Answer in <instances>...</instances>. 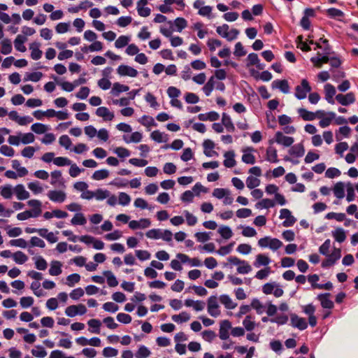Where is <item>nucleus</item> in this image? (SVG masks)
Segmentation results:
<instances>
[{
    "instance_id": "nucleus-30",
    "label": "nucleus",
    "mask_w": 358,
    "mask_h": 358,
    "mask_svg": "<svg viewBox=\"0 0 358 358\" xmlns=\"http://www.w3.org/2000/svg\"><path fill=\"white\" fill-rule=\"evenodd\" d=\"M220 301L227 309L229 310L234 309L237 306V303L234 302L227 294H222L220 296Z\"/></svg>"
},
{
    "instance_id": "nucleus-42",
    "label": "nucleus",
    "mask_w": 358,
    "mask_h": 358,
    "mask_svg": "<svg viewBox=\"0 0 358 358\" xmlns=\"http://www.w3.org/2000/svg\"><path fill=\"white\" fill-rule=\"evenodd\" d=\"M12 257L17 264H23L28 260V257L22 251H17L13 254Z\"/></svg>"
},
{
    "instance_id": "nucleus-26",
    "label": "nucleus",
    "mask_w": 358,
    "mask_h": 358,
    "mask_svg": "<svg viewBox=\"0 0 358 358\" xmlns=\"http://www.w3.org/2000/svg\"><path fill=\"white\" fill-rule=\"evenodd\" d=\"M27 38L26 36L23 35H17L14 41L15 48L21 52H24L26 51V47L24 43L27 41Z\"/></svg>"
},
{
    "instance_id": "nucleus-57",
    "label": "nucleus",
    "mask_w": 358,
    "mask_h": 358,
    "mask_svg": "<svg viewBox=\"0 0 358 358\" xmlns=\"http://www.w3.org/2000/svg\"><path fill=\"white\" fill-rule=\"evenodd\" d=\"M138 122L145 127H151L156 126V123L152 117L148 115H143L141 118L138 119Z\"/></svg>"
},
{
    "instance_id": "nucleus-22",
    "label": "nucleus",
    "mask_w": 358,
    "mask_h": 358,
    "mask_svg": "<svg viewBox=\"0 0 358 358\" xmlns=\"http://www.w3.org/2000/svg\"><path fill=\"white\" fill-rule=\"evenodd\" d=\"M289 154L297 158L301 157L305 154V148L302 143H297L292 146L289 150Z\"/></svg>"
},
{
    "instance_id": "nucleus-62",
    "label": "nucleus",
    "mask_w": 358,
    "mask_h": 358,
    "mask_svg": "<svg viewBox=\"0 0 358 358\" xmlns=\"http://www.w3.org/2000/svg\"><path fill=\"white\" fill-rule=\"evenodd\" d=\"M31 354L36 357L44 358L47 352L42 345H36L35 349L31 350Z\"/></svg>"
},
{
    "instance_id": "nucleus-2",
    "label": "nucleus",
    "mask_w": 358,
    "mask_h": 358,
    "mask_svg": "<svg viewBox=\"0 0 358 358\" xmlns=\"http://www.w3.org/2000/svg\"><path fill=\"white\" fill-rule=\"evenodd\" d=\"M311 87L306 79H303L299 85L295 88V97L299 100H302L306 98L307 94L311 91Z\"/></svg>"
},
{
    "instance_id": "nucleus-55",
    "label": "nucleus",
    "mask_w": 358,
    "mask_h": 358,
    "mask_svg": "<svg viewBox=\"0 0 358 358\" xmlns=\"http://www.w3.org/2000/svg\"><path fill=\"white\" fill-rule=\"evenodd\" d=\"M213 196L222 199L225 197L227 194H230V191L226 188H215L213 191Z\"/></svg>"
},
{
    "instance_id": "nucleus-33",
    "label": "nucleus",
    "mask_w": 358,
    "mask_h": 358,
    "mask_svg": "<svg viewBox=\"0 0 358 358\" xmlns=\"http://www.w3.org/2000/svg\"><path fill=\"white\" fill-rule=\"evenodd\" d=\"M129 87L127 85L121 84L120 83H115L111 89L110 93L115 96H118L121 92L129 91Z\"/></svg>"
},
{
    "instance_id": "nucleus-36",
    "label": "nucleus",
    "mask_w": 358,
    "mask_h": 358,
    "mask_svg": "<svg viewBox=\"0 0 358 358\" xmlns=\"http://www.w3.org/2000/svg\"><path fill=\"white\" fill-rule=\"evenodd\" d=\"M150 138L157 143L166 142L168 141L167 134L159 130L153 131L150 134Z\"/></svg>"
},
{
    "instance_id": "nucleus-38",
    "label": "nucleus",
    "mask_w": 358,
    "mask_h": 358,
    "mask_svg": "<svg viewBox=\"0 0 358 358\" xmlns=\"http://www.w3.org/2000/svg\"><path fill=\"white\" fill-rule=\"evenodd\" d=\"M12 167L16 170L19 177H24L28 174V171L25 167L21 166L20 162L17 159L12 161Z\"/></svg>"
},
{
    "instance_id": "nucleus-6",
    "label": "nucleus",
    "mask_w": 358,
    "mask_h": 358,
    "mask_svg": "<svg viewBox=\"0 0 358 358\" xmlns=\"http://www.w3.org/2000/svg\"><path fill=\"white\" fill-rule=\"evenodd\" d=\"M273 141L285 147H289L294 142V139L293 137L285 136L281 131H277Z\"/></svg>"
},
{
    "instance_id": "nucleus-40",
    "label": "nucleus",
    "mask_w": 358,
    "mask_h": 358,
    "mask_svg": "<svg viewBox=\"0 0 358 358\" xmlns=\"http://www.w3.org/2000/svg\"><path fill=\"white\" fill-rule=\"evenodd\" d=\"M87 324L90 327L89 331L94 334L100 333V327L101 323L100 320L97 319H92L87 322Z\"/></svg>"
},
{
    "instance_id": "nucleus-12",
    "label": "nucleus",
    "mask_w": 358,
    "mask_h": 358,
    "mask_svg": "<svg viewBox=\"0 0 358 358\" xmlns=\"http://www.w3.org/2000/svg\"><path fill=\"white\" fill-rule=\"evenodd\" d=\"M27 205L32 208L29 210L34 215V217H38L42 213V203L38 199H31L27 201Z\"/></svg>"
},
{
    "instance_id": "nucleus-60",
    "label": "nucleus",
    "mask_w": 358,
    "mask_h": 358,
    "mask_svg": "<svg viewBox=\"0 0 358 358\" xmlns=\"http://www.w3.org/2000/svg\"><path fill=\"white\" fill-rule=\"evenodd\" d=\"M162 229H152L145 233V236L150 239L157 240L161 238Z\"/></svg>"
},
{
    "instance_id": "nucleus-44",
    "label": "nucleus",
    "mask_w": 358,
    "mask_h": 358,
    "mask_svg": "<svg viewBox=\"0 0 358 358\" xmlns=\"http://www.w3.org/2000/svg\"><path fill=\"white\" fill-rule=\"evenodd\" d=\"M27 187L34 194H41L43 191L40 182L37 180L29 182Z\"/></svg>"
},
{
    "instance_id": "nucleus-5",
    "label": "nucleus",
    "mask_w": 358,
    "mask_h": 358,
    "mask_svg": "<svg viewBox=\"0 0 358 358\" xmlns=\"http://www.w3.org/2000/svg\"><path fill=\"white\" fill-rule=\"evenodd\" d=\"M291 324L293 327L301 331L305 330L308 327V323L305 318L299 317L296 314L290 315Z\"/></svg>"
},
{
    "instance_id": "nucleus-32",
    "label": "nucleus",
    "mask_w": 358,
    "mask_h": 358,
    "mask_svg": "<svg viewBox=\"0 0 358 358\" xmlns=\"http://www.w3.org/2000/svg\"><path fill=\"white\" fill-rule=\"evenodd\" d=\"M13 187L8 184L0 187V194L5 199H10L13 194Z\"/></svg>"
},
{
    "instance_id": "nucleus-53",
    "label": "nucleus",
    "mask_w": 358,
    "mask_h": 358,
    "mask_svg": "<svg viewBox=\"0 0 358 358\" xmlns=\"http://www.w3.org/2000/svg\"><path fill=\"white\" fill-rule=\"evenodd\" d=\"M104 276L107 279V283L108 286L111 287H116L118 285V281L117 280L115 276L113 275V273L110 271H107L103 273Z\"/></svg>"
},
{
    "instance_id": "nucleus-4",
    "label": "nucleus",
    "mask_w": 358,
    "mask_h": 358,
    "mask_svg": "<svg viewBox=\"0 0 358 358\" xmlns=\"http://www.w3.org/2000/svg\"><path fill=\"white\" fill-rule=\"evenodd\" d=\"M208 313L214 317L220 315V306L215 296H210L208 299Z\"/></svg>"
},
{
    "instance_id": "nucleus-24",
    "label": "nucleus",
    "mask_w": 358,
    "mask_h": 358,
    "mask_svg": "<svg viewBox=\"0 0 358 358\" xmlns=\"http://www.w3.org/2000/svg\"><path fill=\"white\" fill-rule=\"evenodd\" d=\"M345 188H346V183L336 182L333 189L334 196L338 199H343L345 196Z\"/></svg>"
},
{
    "instance_id": "nucleus-19",
    "label": "nucleus",
    "mask_w": 358,
    "mask_h": 358,
    "mask_svg": "<svg viewBox=\"0 0 358 358\" xmlns=\"http://www.w3.org/2000/svg\"><path fill=\"white\" fill-rule=\"evenodd\" d=\"M96 115L103 117L106 121H111L115 116L113 112H110L108 108L104 106L99 107L96 110Z\"/></svg>"
},
{
    "instance_id": "nucleus-27",
    "label": "nucleus",
    "mask_w": 358,
    "mask_h": 358,
    "mask_svg": "<svg viewBox=\"0 0 358 358\" xmlns=\"http://www.w3.org/2000/svg\"><path fill=\"white\" fill-rule=\"evenodd\" d=\"M62 264L57 260L52 261L50 263V268L49 269V274L52 276H57L62 272Z\"/></svg>"
},
{
    "instance_id": "nucleus-56",
    "label": "nucleus",
    "mask_w": 358,
    "mask_h": 358,
    "mask_svg": "<svg viewBox=\"0 0 358 358\" xmlns=\"http://www.w3.org/2000/svg\"><path fill=\"white\" fill-rule=\"evenodd\" d=\"M43 77V73L41 72H32V73H27L24 77L25 81H32V82H38Z\"/></svg>"
},
{
    "instance_id": "nucleus-39",
    "label": "nucleus",
    "mask_w": 358,
    "mask_h": 358,
    "mask_svg": "<svg viewBox=\"0 0 358 358\" xmlns=\"http://www.w3.org/2000/svg\"><path fill=\"white\" fill-rule=\"evenodd\" d=\"M332 236L338 243H343L346 238L345 231L342 228H337L331 232Z\"/></svg>"
},
{
    "instance_id": "nucleus-50",
    "label": "nucleus",
    "mask_w": 358,
    "mask_h": 358,
    "mask_svg": "<svg viewBox=\"0 0 358 358\" xmlns=\"http://www.w3.org/2000/svg\"><path fill=\"white\" fill-rule=\"evenodd\" d=\"M190 319V315L187 312H182L178 315H174L172 316V320L176 323H182L187 322Z\"/></svg>"
},
{
    "instance_id": "nucleus-10",
    "label": "nucleus",
    "mask_w": 358,
    "mask_h": 358,
    "mask_svg": "<svg viewBox=\"0 0 358 358\" xmlns=\"http://www.w3.org/2000/svg\"><path fill=\"white\" fill-rule=\"evenodd\" d=\"M230 329H231V324L229 320H224L220 322L219 329V337L221 340L225 341L229 338V331Z\"/></svg>"
},
{
    "instance_id": "nucleus-15",
    "label": "nucleus",
    "mask_w": 358,
    "mask_h": 358,
    "mask_svg": "<svg viewBox=\"0 0 358 358\" xmlns=\"http://www.w3.org/2000/svg\"><path fill=\"white\" fill-rule=\"evenodd\" d=\"M13 193L18 200H26L29 198L30 194L26 190L22 184H18L13 187Z\"/></svg>"
},
{
    "instance_id": "nucleus-35",
    "label": "nucleus",
    "mask_w": 358,
    "mask_h": 358,
    "mask_svg": "<svg viewBox=\"0 0 358 358\" xmlns=\"http://www.w3.org/2000/svg\"><path fill=\"white\" fill-rule=\"evenodd\" d=\"M143 138L142 134L138 131L133 132L130 136H123V140L126 143H139Z\"/></svg>"
},
{
    "instance_id": "nucleus-47",
    "label": "nucleus",
    "mask_w": 358,
    "mask_h": 358,
    "mask_svg": "<svg viewBox=\"0 0 358 358\" xmlns=\"http://www.w3.org/2000/svg\"><path fill=\"white\" fill-rule=\"evenodd\" d=\"M130 36H120L115 42V46L116 48H122L127 45H128L130 41Z\"/></svg>"
},
{
    "instance_id": "nucleus-17",
    "label": "nucleus",
    "mask_w": 358,
    "mask_h": 358,
    "mask_svg": "<svg viewBox=\"0 0 358 358\" xmlns=\"http://www.w3.org/2000/svg\"><path fill=\"white\" fill-rule=\"evenodd\" d=\"M272 87L278 89L284 94L289 92V85L287 80H275L272 83Z\"/></svg>"
},
{
    "instance_id": "nucleus-31",
    "label": "nucleus",
    "mask_w": 358,
    "mask_h": 358,
    "mask_svg": "<svg viewBox=\"0 0 358 358\" xmlns=\"http://www.w3.org/2000/svg\"><path fill=\"white\" fill-rule=\"evenodd\" d=\"M243 325L246 331H251L257 326L255 321V317L250 315H247L243 321Z\"/></svg>"
},
{
    "instance_id": "nucleus-54",
    "label": "nucleus",
    "mask_w": 358,
    "mask_h": 358,
    "mask_svg": "<svg viewBox=\"0 0 358 358\" xmlns=\"http://www.w3.org/2000/svg\"><path fill=\"white\" fill-rule=\"evenodd\" d=\"M275 206V202L270 199H264L262 201L257 203L255 205L257 208L263 209V208H270Z\"/></svg>"
},
{
    "instance_id": "nucleus-61",
    "label": "nucleus",
    "mask_w": 358,
    "mask_h": 358,
    "mask_svg": "<svg viewBox=\"0 0 358 358\" xmlns=\"http://www.w3.org/2000/svg\"><path fill=\"white\" fill-rule=\"evenodd\" d=\"M53 164L57 166H69L71 161L67 157H57L53 159Z\"/></svg>"
},
{
    "instance_id": "nucleus-13",
    "label": "nucleus",
    "mask_w": 358,
    "mask_h": 358,
    "mask_svg": "<svg viewBox=\"0 0 358 358\" xmlns=\"http://www.w3.org/2000/svg\"><path fill=\"white\" fill-rule=\"evenodd\" d=\"M151 225V222L148 218H141L139 220H131L129 222L130 229L135 230L138 229H146Z\"/></svg>"
},
{
    "instance_id": "nucleus-16",
    "label": "nucleus",
    "mask_w": 358,
    "mask_h": 358,
    "mask_svg": "<svg viewBox=\"0 0 358 358\" xmlns=\"http://www.w3.org/2000/svg\"><path fill=\"white\" fill-rule=\"evenodd\" d=\"M147 4V0H139L137 2L136 10L140 16L145 17L150 15L151 9L146 6Z\"/></svg>"
},
{
    "instance_id": "nucleus-23",
    "label": "nucleus",
    "mask_w": 358,
    "mask_h": 358,
    "mask_svg": "<svg viewBox=\"0 0 358 358\" xmlns=\"http://www.w3.org/2000/svg\"><path fill=\"white\" fill-rule=\"evenodd\" d=\"M271 263L270 258L264 254H259L256 256L255 261L253 265L256 268H259L262 266H267Z\"/></svg>"
},
{
    "instance_id": "nucleus-46",
    "label": "nucleus",
    "mask_w": 358,
    "mask_h": 358,
    "mask_svg": "<svg viewBox=\"0 0 358 358\" xmlns=\"http://www.w3.org/2000/svg\"><path fill=\"white\" fill-rule=\"evenodd\" d=\"M252 270L251 266L245 260H243L242 263L239 264L236 268L237 272L243 275L250 273Z\"/></svg>"
},
{
    "instance_id": "nucleus-59",
    "label": "nucleus",
    "mask_w": 358,
    "mask_h": 358,
    "mask_svg": "<svg viewBox=\"0 0 358 358\" xmlns=\"http://www.w3.org/2000/svg\"><path fill=\"white\" fill-rule=\"evenodd\" d=\"M174 26L176 27V31L178 32H181L182 29H184L187 25V22L183 17H177L173 22Z\"/></svg>"
},
{
    "instance_id": "nucleus-11",
    "label": "nucleus",
    "mask_w": 358,
    "mask_h": 358,
    "mask_svg": "<svg viewBox=\"0 0 358 358\" xmlns=\"http://www.w3.org/2000/svg\"><path fill=\"white\" fill-rule=\"evenodd\" d=\"M252 147H246L243 149L242 162L248 164H254L255 163V157L252 155L255 152Z\"/></svg>"
},
{
    "instance_id": "nucleus-45",
    "label": "nucleus",
    "mask_w": 358,
    "mask_h": 358,
    "mask_svg": "<svg viewBox=\"0 0 358 358\" xmlns=\"http://www.w3.org/2000/svg\"><path fill=\"white\" fill-rule=\"evenodd\" d=\"M86 222L87 220L85 215L81 213H76L71 220V223L73 225H85Z\"/></svg>"
},
{
    "instance_id": "nucleus-28",
    "label": "nucleus",
    "mask_w": 358,
    "mask_h": 358,
    "mask_svg": "<svg viewBox=\"0 0 358 358\" xmlns=\"http://www.w3.org/2000/svg\"><path fill=\"white\" fill-rule=\"evenodd\" d=\"M220 118V115L215 111H210L198 115V119L201 121H216Z\"/></svg>"
},
{
    "instance_id": "nucleus-21",
    "label": "nucleus",
    "mask_w": 358,
    "mask_h": 358,
    "mask_svg": "<svg viewBox=\"0 0 358 358\" xmlns=\"http://www.w3.org/2000/svg\"><path fill=\"white\" fill-rule=\"evenodd\" d=\"M224 160L223 164L227 168H233L236 166L235 153L233 150L227 151L224 154Z\"/></svg>"
},
{
    "instance_id": "nucleus-37",
    "label": "nucleus",
    "mask_w": 358,
    "mask_h": 358,
    "mask_svg": "<svg viewBox=\"0 0 358 358\" xmlns=\"http://www.w3.org/2000/svg\"><path fill=\"white\" fill-rule=\"evenodd\" d=\"M297 113L299 116L305 121H313L315 120L314 112L308 111L306 108H298Z\"/></svg>"
},
{
    "instance_id": "nucleus-25",
    "label": "nucleus",
    "mask_w": 358,
    "mask_h": 358,
    "mask_svg": "<svg viewBox=\"0 0 358 358\" xmlns=\"http://www.w3.org/2000/svg\"><path fill=\"white\" fill-rule=\"evenodd\" d=\"M222 124L227 131L234 132L235 131V126L230 116L226 113H223L222 115Z\"/></svg>"
},
{
    "instance_id": "nucleus-43",
    "label": "nucleus",
    "mask_w": 358,
    "mask_h": 358,
    "mask_svg": "<svg viewBox=\"0 0 358 358\" xmlns=\"http://www.w3.org/2000/svg\"><path fill=\"white\" fill-rule=\"evenodd\" d=\"M217 231L220 236L226 240L229 239L233 236L232 230L228 226L222 225L220 227Z\"/></svg>"
},
{
    "instance_id": "nucleus-64",
    "label": "nucleus",
    "mask_w": 358,
    "mask_h": 358,
    "mask_svg": "<svg viewBox=\"0 0 358 358\" xmlns=\"http://www.w3.org/2000/svg\"><path fill=\"white\" fill-rule=\"evenodd\" d=\"M259 184H260V180L256 177L250 176L246 179V185L250 189H252L258 187L259 185Z\"/></svg>"
},
{
    "instance_id": "nucleus-34",
    "label": "nucleus",
    "mask_w": 358,
    "mask_h": 358,
    "mask_svg": "<svg viewBox=\"0 0 358 358\" xmlns=\"http://www.w3.org/2000/svg\"><path fill=\"white\" fill-rule=\"evenodd\" d=\"M336 117V114L334 112H327V115L321 118L319 122V125L322 128H325L329 126L332 120Z\"/></svg>"
},
{
    "instance_id": "nucleus-3",
    "label": "nucleus",
    "mask_w": 358,
    "mask_h": 358,
    "mask_svg": "<svg viewBox=\"0 0 358 358\" xmlns=\"http://www.w3.org/2000/svg\"><path fill=\"white\" fill-rule=\"evenodd\" d=\"M280 219H285L282 222V226L289 227L294 224L296 219L292 215L291 211L287 208H282L280 211Z\"/></svg>"
},
{
    "instance_id": "nucleus-18",
    "label": "nucleus",
    "mask_w": 358,
    "mask_h": 358,
    "mask_svg": "<svg viewBox=\"0 0 358 358\" xmlns=\"http://www.w3.org/2000/svg\"><path fill=\"white\" fill-rule=\"evenodd\" d=\"M51 180L50 184L53 186H64V181L62 178V172L58 170H55L50 173Z\"/></svg>"
},
{
    "instance_id": "nucleus-63",
    "label": "nucleus",
    "mask_w": 358,
    "mask_h": 358,
    "mask_svg": "<svg viewBox=\"0 0 358 358\" xmlns=\"http://www.w3.org/2000/svg\"><path fill=\"white\" fill-rule=\"evenodd\" d=\"M150 350L145 345H141L136 353V358H147L150 355Z\"/></svg>"
},
{
    "instance_id": "nucleus-20",
    "label": "nucleus",
    "mask_w": 358,
    "mask_h": 358,
    "mask_svg": "<svg viewBox=\"0 0 358 358\" xmlns=\"http://www.w3.org/2000/svg\"><path fill=\"white\" fill-rule=\"evenodd\" d=\"M329 293L320 294L317 295V298L320 300L323 308L331 309L334 308V303L329 299Z\"/></svg>"
},
{
    "instance_id": "nucleus-41",
    "label": "nucleus",
    "mask_w": 358,
    "mask_h": 358,
    "mask_svg": "<svg viewBox=\"0 0 358 358\" xmlns=\"http://www.w3.org/2000/svg\"><path fill=\"white\" fill-rule=\"evenodd\" d=\"M34 261L35 267L40 271H45L48 267L46 260L41 256H37L33 258Z\"/></svg>"
},
{
    "instance_id": "nucleus-9",
    "label": "nucleus",
    "mask_w": 358,
    "mask_h": 358,
    "mask_svg": "<svg viewBox=\"0 0 358 358\" xmlns=\"http://www.w3.org/2000/svg\"><path fill=\"white\" fill-rule=\"evenodd\" d=\"M273 143V140L269 141L270 145L267 148L266 150V160L270 163L276 164L279 162L278 158V151L275 148L272 146L271 145Z\"/></svg>"
},
{
    "instance_id": "nucleus-8",
    "label": "nucleus",
    "mask_w": 358,
    "mask_h": 358,
    "mask_svg": "<svg viewBox=\"0 0 358 358\" xmlns=\"http://www.w3.org/2000/svg\"><path fill=\"white\" fill-rule=\"evenodd\" d=\"M117 73L121 76H129L131 78H136L138 74L136 69L124 64H122L118 66L117 69Z\"/></svg>"
},
{
    "instance_id": "nucleus-29",
    "label": "nucleus",
    "mask_w": 358,
    "mask_h": 358,
    "mask_svg": "<svg viewBox=\"0 0 358 358\" xmlns=\"http://www.w3.org/2000/svg\"><path fill=\"white\" fill-rule=\"evenodd\" d=\"M39 48L40 44L38 43H32L29 45V49L31 50V57L34 60H38L42 57L43 52Z\"/></svg>"
},
{
    "instance_id": "nucleus-1",
    "label": "nucleus",
    "mask_w": 358,
    "mask_h": 358,
    "mask_svg": "<svg viewBox=\"0 0 358 358\" xmlns=\"http://www.w3.org/2000/svg\"><path fill=\"white\" fill-rule=\"evenodd\" d=\"M258 245L262 248H268L273 251H276L282 246V243L276 238L265 236L258 241Z\"/></svg>"
},
{
    "instance_id": "nucleus-52",
    "label": "nucleus",
    "mask_w": 358,
    "mask_h": 358,
    "mask_svg": "<svg viewBox=\"0 0 358 358\" xmlns=\"http://www.w3.org/2000/svg\"><path fill=\"white\" fill-rule=\"evenodd\" d=\"M346 200L348 202L353 201L355 199V187L354 185L348 182L346 183Z\"/></svg>"
},
{
    "instance_id": "nucleus-58",
    "label": "nucleus",
    "mask_w": 358,
    "mask_h": 358,
    "mask_svg": "<svg viewBox=\"0 0 358 358\" xmlns=\"http://www.w3.org/2000/svg\"><path fill=\"white\" fill-rule=\"evenodd\" d=\"M109 176V171L106 169H100L94 171L92 178L96 180H101Z\"/></svg>"
},
{
    "instance_id": "nucleus-14",
    "label": "nucleus",
    "mask_w": 358,
    "mask_h": 358,
    "mask_svg": "<svg viewBox=\"0 0 358 358\" xmlns=\"http://www.w3.org/2000/svg\"><path fill=\"white\" fill-rule=\"evenodd\" d=\"M336 99L342 106H348L355 101V97L352 92L346 94H338L336 96Z\"/></svg>"
},
{
    "instance_id": "nucleus-49",
    "label": "nucleus",
    "mask_w": 358,
    "mask_h": 358,
    "mask_svg": "<svg viewBox=\"0 0 358 358\" xmlns=\"http://www.w3.org/2000/svg\"><path fill=\"white\" fill-rule=\"evenodd\" d=\"M1 54L6 55L10 54L12 52V50H13L12 44H11V41L9 39H8V38L3 39V41H1Z\"/></svg>"
},
{
    "instance_id": "nucleus-51",
    "label": "nucleus",
    "mask_w": 358,
    "mask_h": 358,
    "mask_svg": "<svg viewBox=\"0 0 358 358\" xmlns=\"http://www.w3.org/2000/svg\"><path fill=\"white\" fill-rule=\"evenodd\" d=\"M109 196L110 192L108 190L99 188L94 191V198L97 201H103L107 199V197H109Z\"/></svg>"
},
{
    "instance_id": "nucleus-48",
    "label": "nucleus",
    "mask_w": 358,
    "mask_h": 358,
    "mask_svg": "<svg viewBox=\"0 0 358 358\" xmlns=\"http://www.w3.org/2000/svg\"><path fill=\"white\" fill-rule=\"evenodd\" d=\"M31 129L37 134H42L48 130V127L44 124L36 122L31 125Z\"/></svg>"
},
{
    "instance_id": "nucleus-7",
    "label": "nucleus",
    "mask_w": 358,
    "mask_h": 358,
    "mask_svg": "<svg viewBox=\"0 0 358 358\" xmlns=\"http://www.w3.org/2000/svg\"><path fill=\"white\" fill-rule=\"evenodd\" d=\"M47 196L55 203H63L66 199V194L62 190H50Z\"/></svg>"
}]
</instances>
